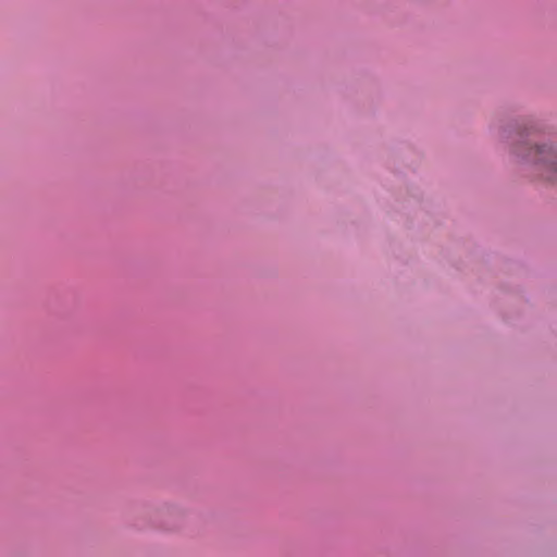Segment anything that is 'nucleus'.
Segmentation results:
<instances>
[{"label":"nucleus","instance_id":"nucleus-1","mask_svg":"<svg viewBox=\"0 0 557 557\" xmlns=\"http://www.w3.org/2000/svg\"><path fill=\"white\" fill-rule=\"evenodd\" d=\"M515 153L534 166L542 178L557 183V149L547 145L529 147V141L521 140Z\"/></svg>","mask_w":557,"mask_h":557}]
</instances>
